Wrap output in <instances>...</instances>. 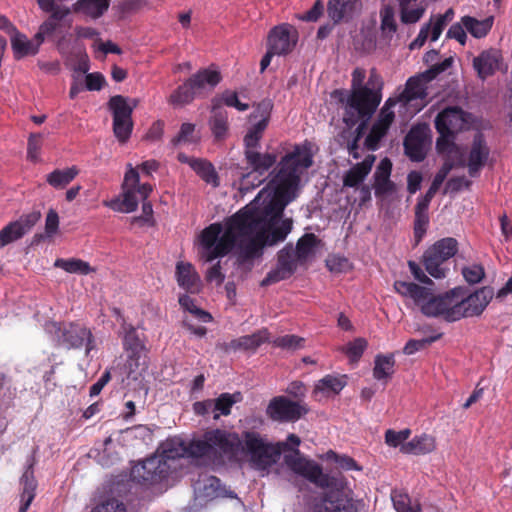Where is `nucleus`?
Instances as JSON below:
<instances>
[{"label":"nucleus","instance_id":"nucleus-46","mask_svg":"<svg viewBox=\"0 0 512 512\" xmlns=\"http://www.w3.org/2000/svg\"><path fill=\"white\" fill-rule=\"evenodd\" d=\"M319 243V239L313 233H306L297 241L294 254L298 261L302 262L314 252V249Z\"/></svg>","mask_w":512,"mask_h":512},{"label":"nucleus","instance_id":"nucleus-61","mask_svg":"<svg viewBox=\"0 0 512 512\" xmlns=\"http://www.w3.org/2000/svg\"><path fill=\"white\" fill-rule=\"evenodd\" d=\"M303 343L304 338L298 337L296 335H284L274 340V345L277 347L292 350L303 347Z\"/></svg>","mask_w":512,"mask_h":512},{"label":"nucleus","instance_id":"nucleus-36","mask_svg":"<svg viewBox=\"0 0 512 512\" xmlns=\"http://www.w3.org/2000/svg\"><path fill=\"white\" fill-rule=\"evenodd\" d=\"M281 455L279 446L267 444L264 448L251 457V462L256 469L265 470L275 464Z\"/></svg>","mask_w":512,"mask_h":512},{"label":"nucleus","instance_id":"nucleus-41","mask_svg":"<svg viewBox=\"0 0 512 512\" xmlns=\"http://www.w3.org/2000/svg\"><path fill=\"white\" fill-rule=\"evenodd\" d=\"M429 81L423 77V73L418 76L410 77L407 82L405 89L402 93V97L407 101L416 99H424L427 96L426 84Z\"/></svg>","mask_w":512,"mask_h":512},{"label":"nucleus","instance_id":"nucleus-55","mask_svg":"<svg viewBox=\"0 0 512 512\" xmlns=\"http://www.w3.org/2000/svg\"><path fill=\"white\" fill-rule=\"evenodd\" d=\"M387 132V129L374 123L365 139V147L370 151H376L379 148L381 139L387 134Z\"/></svg>","mask_w":512,"mask_h":512},{"label":"nucleus","instance_id":"nucleus-52","mask_svg":"<svg viewBox=\"0 0 512 512\" xmlns=\"http://www.w3.org/2000/svg\"><path fill=\"white\" fill-rule=\"evenodd\" d=\"M239 398L240 393H222L213 402L214 410L219 411L221 415L227 416L231 413L232 406L239 400Z\"/></svg>","mask_w":512,"mask_h":512},{"label":"nucleus","instance_id":"nucleus-5","mask_svg":"<svg viewBox=\"0 0 512 512\" xmlns=\"http://www.w3.org/2000/svg\"><path fill=\"white\" fill-rule=\"evenodd\" d=\"M221 73L216 69L203 68L192 74L169 96L168 103L173 107H184L196 98L205 97L221 82Z\"/></svg>","mask_w":512,"mask_h":512},{"label":"nucleus","instance_id":"nucleus-34","mask_svg":"<svg viewBox=\"0 0 512 512\" xmlns=\"http://www.w3.org/2000/svg\"><path fill=\"white\" fill-rule=\"evenodd\" d=\"M111 0H78L73 5L76 13H82L92 19L100 18L109 8Z\"/></svg>","mask_w":512,"mask_h":512},{"label":"nucleus","instance_id":"nucleus-17","mask_svg":"<svg viewBox=\"0 0 512 512\" xmlns=\"http://www.w3.org/2000/svg\"><path fill=\"white\" fill-rule=\"evenodd\" d=\"M503 57L499 49L489 48L483 50L478 56L473 59V68L477 76L485 80L486 78L494 75L502 64Z\"/></svg>","mask_w":512,"mask_h":512},{"label":"nucleus","instance_id":"nucleus-15","mask_svg":"<svg viewBox=\"0 0 512 512\" xmlns=\"http://www.w3.org/2000/svg\"><path fill=\"white\" fill-rule=\"evenodd\" d=\"M297 41V30L292 25L284 23L271 29L267 45L274 53L281 56L292 52Z\"/></svg>","mask_w":512,"mask_h":512},{"label":"nucleus","instance_id":"nucleus-16","mask_svg":"<svg viewBox=\"0 0 512 512\" xmlns=\"http://www.w3.org/2000/svg\"><path fill=\"white\" fill-rule=\"evenodd\" d=\"M40 217V212L33 211L28 214H23L18 220L10 222L3 227L0 230V249L21 239L36 225Z\"/></svg>","mask_w":512,"mask_h":512},{"label":"nucleus","instance_id":"nucleus-28","mask_svg":"<svg viewBox=\"0 0 512 512\" xmlns=\"http://www.w3.org/2000/svg\"><path fill=\"white\" fill-rule=\"evenodd\" d=\"M41 44L42 43L38 42L35 37L33 39H29L26 35L20 32H16L11 38V46L16 59L36 55Z\"/></svg>","mask_w":512,"mask_h":512},{"label":"nucleus","instance_id":"nucleus-62","mask_svg":"<svg viewBox=\"0 0 512 512\" xmlns=\"http://www.w3.org/2000/svg\"><path fill=\"white\" fill-rule=\"evenodd\" d=\"M462 274L468 283L476 284L483 279L485 272L481 265L474 264L468 267H464Z\"/></svg>","mask_w":512,"mask_h":512},{"label":"nucleus","instance_id":"nucleus-59","mask_svg":"<svg viewBox=\"0 0 512 512\" xmlns=\"http://www.w3.org/2000/svg\"><path fill=\"white\" fill-rule=\"evenodd\" d=\"M410 434H411L410 429H404L401 431H395L392 429H388L385 432V442L387 445L394 447V448H396L398 446L401 447L403 444H405L404 442L409 438Z\"/></svg>","mask_w":512,"mask_h":512},{"label":"nucleus","instance_id":"nucleus-47","mask_svg":"<svg viewBox=\"0 0 512 512\" xmlns=\"http://www.w3.org/2000/svg\"><path fill=\"white\" fill-rule=\"evenodd\" d=\"M391 499L397 512H423L420 502L407 493L392 492Z\"/></svg>","mask_w":512,"mask_h":512},{"label":"nucleus","instance_id":"nucleus-29","mask_svg":"<svg viewBox=\"0 0 512 512\" xmlns=\"http://www.w3.org/2000/svg\"><path fill=\"white\" fill-rule=\"evenodd\" d=\"M319 512H358L351 498L342 493H330L324 498V503Z\"/></svg>","mask_w":512,"mask_h":512},{"label":"nucleus","instance_id":"nucleus-11","mask_svg":"<svg viewBox=\"0 0 512 512\" xmlns=\"http://www.w3.org/2000/svg\"><path fill=\"white\" fill-rule=\"evenodd\" d=\"M284 462L293 472L305 477L318 487L329 488L335 484V479L323 473L319 464L302 457L298 448H293L292 453L285 454Z\"/></svg>","mask_w":512,"mask_h":512},{"label":"nucleus","instance_id":"nucleus-63","mask_svg":"<svg viewBox=\"0 0 512 512\" xmlns=\"http://www.w3.org/2000/svg\"><path fill=\"white\" fill-rule=\"evenodd\" d=\"M453 63L452 57L444 59L440 63H436L431 65V67L423 72V77L426 81H432L435 79L440 73L446 71Z\"/></svg>","mask_w":512,"mask_h":512},{"label":"nucleus","instance_id":"nucleus-35","mask_svg":"<svg viewBox=\"0 0 512 512\" xmlns=\"http://www.w3.org/2000/svg\"><path fill=\"white\" fill-rule=\"evenodd\" d=\"M346 378V375L334 376L328 374L316 383L313 393L315 395L322 394L324 396L339 394L347 384Z\"/></svg>","mask_w":512,"mask_h":512},{"label":"nucleus","instance_id":"nucleus-33","mask_svg":"<svg viewBox=\"0 0 512 512\" xmlns=\"http://www.w3.org/2000/svg\"><path fill=\"white\" fill-rule=\"evenodd\" d=\"M269 340L267 329H261L251 335L241 336L229 343V348L233 350H256L260 345Z\"/></svg>","mask_w":512,"mask_h":512},{"label":"nucleus","instance_id":"nucleus-8","mask_svg":"<svg viewBox=\"0 0 512 512\" xmlns=\"http://www.w3.org/2000/svg\"><path fill=\"white\" fill-rule=\"evenodd\" d=\"M247 219L254 222L246 229L247 233H241L235 230L236 244L238 246L237 262L243 265L262 255V249L267 244L265 230H263V221L258 216L251 213H242Z\"/></svg>","mask_w":512,"mask_h":512},{"label":"nucleus","instance_id":"nucleus-54","mask_svg":"<svg viewBox=\"0 0 512 512\" xmlns=\"http://www.w3.org/2000/svg\"><path fill=\"white\" fill-rule=\"evenodd\" d=\"M120 433L129 439H139L145 444H148L153 439V432L146 425H136L125 430H121Z\"/></svg>","mask_w":512,"mask_h":512},{"label":"nucleus","instance_id":"nucleus-51","mask_svg":"<svg viewBox=\"0 0 512 512\" xmlns=\"http://www.w3.org/2000/svg\"><path fill=\"white\" fill-rule=\"evenodd\" d=\"M397 1L399 3L400 19H401L402 23L413 24V23L418 22L422 18L423 14L425 12L424 7H416L413 9H409V7H408L410 3L416 2L417 0H397Z\"/></svg>","mask_w":512,"mask_h":512},{"label":"nucleus","instance_id":"nucleus-21","mask_svg":"<svg viewBox=\"0 0 512 512\" xmlns=\"http://www.w3.org/2000/svg\"><path fill=\"white\" fill-rule=\"evenodd\" d=\"M261 111V119L252 125L243 138V145L247 148H260V141L263 133L268 127L270 120L271 105L269 102H262L258 105Z\"/></svg>","mask_w":512,"mask_h":512},{"label":"nucleus","instance_id":"nucleus-3","mask_svg":"<svg viewBox=\"0 0 512 512\" xmlns=\"http://www.w3.org/2000/svg\"><path fill=\"white\" fill-rule=\"evenodd\" d=\"M394 289L400 295L413 299L427 317H443L447 322L463 318L457 297L460 296L461 287H455L437 296H433L429 288L407 281H395Z\"/></svg>","mask_w":512,"mask_h":512},{"label":"nucleus","instance_id":"nucleus-25","mask_svg":"<svg viewBox=\"0 0 512 512\" xmlns=\"http://www.w3.org/2000/svg\"><path fill=\"white\" fill-rule=\"evenodd\" d=\"M391 171V160L389 158L382 159L374 173V189L377 197L394 192L395 184L390 180Z\"/></svg>","mask_w":512,"mask_h":512},{"label":"nucleus","instance_id":"nucleus-64","mask_svg":"<svg viewBox=\"0 0 512 512\" xmlns=\"http://www.w3.org/2000/svg\"><path fill=\"white\" fill-rule=\"evenodd\" d=\"M93 512H126V507L116 499H109L97 506Z\"/></svg>","mask_w":512,"mask_h":512},{"label":"nucleus","instance_id":"nucleus-43","mask_svg":"<svg viewBox=\"0 0 512 512\" xmlns=\"http://www.w3.org/2000/svg\"><path fill=\"white\" fill-rule=\"evenodd\" d=\"M380 29L385 38L391 39L397 32V22L395 18V9L391 5H383L379 12Z\"/></svg>","mask_w":512,"mask_h":512},{"label":"nucleus","instance_id":"nucleus-23","mask_svg":"<svg viewBox=\"0 0 512 512\" xmlns=\"http://www.w3.org/2000/svg\"><path fill=\"white\" fill-rule=\"evenodd\" d=\"M405 154L415 162L423 161L425 152V132L420 127H412L403 142Z\"/></svg>","mask_w":512,"mask_h":512},{"label":"nucleus","instance_id":"nucleus-42","mask_svg":"<svg viewBox=\"0 0 512 512\" xmlns=\"http://www.w3.org/2000/svg\"><path fill=\"white\" fill-rule=\"evenodd\" d=\"M373 376L376 380L387 381L394 373L395 359L393 354L377 355L375 357Z\"/></svg>","mask_w":512,"mask_h":512},{"label":"nucleus","instance_id":"nucleus-60","mask_svg":"<svg viewBox=\"0 0 512 512\" xmlns=\"http://www.w3.org/2000/svg\"><path fill=\"white\" fill-rule=\"evenodd\" d=\"M214 99H217V97H215ZM218 100L220 101L221 106L224 104L228 107H234L238 111H246L249 109V105L246 103L240 102L238 99L237 93L233 92V91H229V90L224 91L221 94L220 98H218Z\"/></svg>","mask_w":512,"mask_h":512},{"label":"nucleus","instance_id":"nucleus-24","mask_svg":"<svg viewBox=\"0 0 512 512\" xmlns=\"http://www.w3.org/2000/svg\"><path fill=\"white\" fill-rule=\"evenodd\" d=\"M360 6L359 0H329L327 14L334 24L347 22L353 18Z\"/></svg>","mask_w":512,"mask_h":512},{"label":"nucleus","instance_id":"nucleus-22","mask_svg":"<svg viewBox=\"0 0 512 512\" xmlns=\"http://www.w3.org/2000/svg\"><path fill=\"white\" fill-rule=\"evenodd\" d=\"M122 330L123 348L128 353L127 363L129 365L130 372H132V362L134 361L137 366V361L140 354L145 349V345L140 339L136 328L132 324H127L124 319L122 323Z\"/></svg>","mask_w":512,"mask_h":512},{"label":"nucleus","instance_id":"nucleus-38","mask_svg":"<svg viewBox=\"0 0 512 512\" xmlns=\"http://www.w3.org/2000/svg\"><path fill=\"white\" fill-rule=\"evenodd\" d=\"M138 192L136 189H123V199H113L108 202H104V205L111 208L116 212L131 213L138 207L139 199L137 197Z\"/></svg>","mask_w":512,"mask_h":512},{"label":"nucleus","instance_id":"nucleus-7","mask_svg":"<svg viewBox=\"0 0 512 512\" xmlns=\"http://www.w3.org/2000/svg\"><path fill=\"white\" fill-rule=\"evenodd\" d=\"M382 99L381 91L372 88L351 90L346 99L344 123L352 128L361 118L370 121Z\"/></svg>","mask_w":512,"mask_h":512},{"label":"nucleus","instance_id":"nucleus-53","mask_svg":"<svg viewBox=\"0 0 512 512\" xmlns=\"http://www.w3.org/2000/svg\"><path fill=\"white\" fill-rule=\"evenodd\" d=\"M133 130V120L129 119H114L113 132L119 142L125 143L130 138Z\"/></svg>","mask_w":512,"mask_h":512},{"label":"nucleus","instance_id":"nucleus-26","mask_svg":"<svg viewBox=\"0 0 512 512\" xmlns=\"http://www.w3.org/2000/svg\"><path fill=\"white\" fill-rule=\"evenodd\" d=\"M375 161L374 155H368L365 159L355 164L350 168L343 177V184L346 187H357L366 176L370 173L373 163Z\"/></svg>","mask_w":512,"mask_h":512},{"label":"nucleus","instance_id":"nucleus-18","mask_svg":"<svg viewBox=\"0 0 512 512\" xmlns=\"http://www.w3.org/2000/svg\"><path fill=\"white\" fill-rule=\"evenodd\" d=\"M175 277L179 287L184 289L186 293L198 294L202 290L200 275L190 262H177Z\"/></svg>","mask_w":512,"mask_h":512},{"label":"nucleus","instance_id":"nucleus-37","mask_svg":"<svg viewBox=\"0 0 512 512\" xmlns=\"http://www.w3.org/2000/svg\"><path fill=\"white\" fill-rule=\"evenodd\" d=\"M281 455L279 446L267 444L264 448L251 457V462L256 469L265 470L275 464Z\"/></svg>","mask_w":512,"mask_h":512},{"label":"nucleus","instance_id":"nucleus-58","mask_svg":"<svg viewBox=\"0 0 512 512\" xmlns=\"http://www.w3.org/2000/svg\"><path fill=\"white\" fill-rule=\"evenodd\" d=\"M366 347L367 341L363 338H357L346 345L344 352L351 361L356 362L361 358Z\"/></svg>","mask_w":512,"mask_h":512},{"label":"nucleus","instance_id":"nucleus-39","mask_svg":"<svg viewBox=\"0 0 512 512\" xmlns=\"http://www.w3.org/2000/svg\"><path fill=\"white\" fill-rule=\"evenodd\" d=\"M461 22L467 32L475 38H484L490 32L493 26L494 19L492 16L483 20H478L472 16H463Z\"/></svg>","mask_w":512,"mask_h":512},{"label":"nucleus","instance_id":"nucleus-13","mask_svg":"<svg viewBox=\"0 0 512 512\" xmlns=\"http://www.w3.org/2000/svg\"><path fill=\"white\" fill-rule=\"evenodd\" d=\"M467 289L461 287L458 303L463 318L479 316L493 297V290L490 287H482L474 293L467 294Z\"/></svg>","mask_w":512,"mask_h":512},{"label":"nucleus","instance_id":"nucleus-48","mask_svg":"<svg viewBox=\"0 0 512 512\" xmlns=\"http://www.w3.org/2000/svg\"><path fill=\"white\" fill-rule=\"evenodd\" d=\"M108 108L112 112L113 120L132 118L133 108L122 95L112 96L108 101Z\"/></svg>","mask_w":512,"mask_h":512},{"label":"nucleus","instance_id":"nucleus-4","mask_svg":"<svg viewBox=\"0 0 512 512\" xmlns=\"http://www.w3.org/2000/svg\"><path fill=\"white\" fill-rule=\"evenodd\" d=\"M253 222V220L247 219L243 214L235 213L227 221L226 229L223 233L220 223H213L206 227L200 235L201 245L207 251L206 260L212 261L231 252L236 245L235 230L247 233L246 229Z\"/></svg>","mask_w":512,"mask_h":512},{"label":"nucleus","instance_id":"nucleus-31","mask_svg":"<svg viewBox=\"0 0 512 512\" xmlns=\"http://www.w3.org/2000/svg\"><path fill=\"white\" fill-rule=\"evenodd\" d=\"M70 14V10H58L51 14L39 27L35 38L43 43L45 38H52L61 27V20Z\"/></svg>","mask_w":512,"mask_h":512},{"label":"nucleus","instance_id":"nucleus-49","mask_svg":"<svg viewBox=\"0 0 512 512\" xmlns=\"http://www.w3.org/2000/svg\"><path fill=\"white\" fill-rule=\"evenodd\" d=\"M54 266L72 274L87 275L92 272L89 263L78 258H59L55 261Z\"/></svg>","mask_w":512,"mask_h":512},{"label":"nucleus","instance_id":"nucleus-44","mask_svg":"<svg viewBox=\"0 0 512 512\" xmlns=\"http://www.w3.org/2000/svg\"><path fill=\"white\" fill-rule=\"evenodd\" d=\"M191 168L207 184H212L214 187L219 185L218 174L211 162L204 159L193 160Z\"/></svg>","mask_w":512,"mask_h":512},{"label":"nucleus","instance_id":"nucleus-56","mask_svg":"<svg viewBox=\"0 0 512 512\" xmlns=\"http://www.w3.org/2000/svg\"><path fill=\"white\" fill-rule=\"evenodd\" d=\"M243 436L245 447L247 452L250 454V457L255 455L257 452H260V450L268 444L265 443L260 435L256 432L247 431L244 432Z\"/></svg>","mask_w":512,"mask_h":512},{"label":"nucleus","instance_id":"nucleus-1","mask_svg":"<svg viewBox=\"0 0 512 512\" xmlns=\"http://www.w3.org/2000/svg\"><path fill=\"white\" fill-rule=\"evenodd\" d=\"M242 442L237 433L224 429H209L200 438L185 440L168 438L161 445V453L136 464L131 469L133 481L151 486L167 479L173 463L181 458L189 459L197 466L221 467L237 458Z\"/></svg>","mask_w":512,"mask_h":512},{"label":"nucleus","instance_id":"nucleus-10","mask_svg":"<svg viewBox=\"0 0 512 512\" xmlns=\"http://www.w3.org/2000/svg\"><path fill=\"white\" fill-rule=\"evenodd\" d=\"M260 148L244 147V159L248 169L251 172L243 175L241 186L245 190L259 186L263 181L262 178L277 162L275 153L259 151Z\"/></svg>","mask_w":512,"mask_h":512},{"label":"nucleus","instance_id":"nucleus-32","mask_svg":"<svg viewBox=\"0 0 512 512\" xmlns=\"http://www.w3.org/2000/svg\"><path fill=\"white\" fill-rule=\"evenodd\" d=\"M80 170L73 165L65 169H55L46 175V182L56 190L66 188L78 175Z\"/></svg>","mask_w":512,"mask_h":512},{"label":"nucleus","instance_id":"nucleus-20","mask_svg":"<svg viewBox=\"0 0 512 512\" xmlns=\"http://www.w3.org/2000/svg\"><path fill=\"white\" fill-rule=\"evenodd\" d=\"M489 153L490 150L483 134L477 133L473 138L467 162L468 172L471 177H475L485 165Z\"/></svg>","mask_w":512,"mask_h":512},{"label":"nucleus","instance_id":"nucleus-57","mask_svg":"<svg viewBox=\"0 0 512 512\" xmlns=\"http://www.w3.org/2000/svg\"><path fill=\"white\" fill-rule=\"evenodd\" d=\"M441 337H442V334L439 333L437 335L430 336V337L423 338V339H419V340H417V339H410L405 344V346L403 348V352L406 355H412L415 352H417L419 350H422V349L426 348L428 345L432 344L433 342L439 340Z\"/></svg>","mask_w":512,"mask_h":512},{"label":"nucleus","instance_id":"nucleus-27","mask_svg":"<svg viewBox=\"0 0 512 512\" xmlns=\"http://www.w3.org/2000/svg\"><path fill=\"white\" fill-rule=\"evenodd\" d=\"M446 156L445 162L436 173L431 186L427 190V193L435 196L440 186L446 179L449 172L456 166L464 167L466 165L463 155H455V154H444Z\"/></svg>","mask_w":512,"mask_h":512},{"label":"nucleus","instance_id":"nucleus-2","mask_svg":"<svg viewBox=\"0 0 512 512\" xmlns=\"http://www.w3.org/2000/svg\"><path fill=\"white\" fill-rule=\"evenodd\" d=\"M313 164V156L306 147L296 145L290 153L286 154L278 164V170L268 183L274 190L273 196L262 208L253 206V203L239 210L237 213H251L263 221V230L269 222L278 219L285 206L294 198L301 177Z\"/></svg>","mask_w":512,"mask_h":512},{"label":"nucleus","instance_id":"nucleus-40","mask_svg":"<svg viewBox=\"0 0 512 512\" xmlns=\"http://www.w3.org/2000/svg\"><path fill=\"white\" fill-rule=\"evenodd\" d=\"M292 229V221L290 219L281 220L279 223L269 222V226L265 227L266 245H275L286 239Z\"/></svg>","mask_w":512,"mask_h":512},{"label":"nucleus","instance_id":"nucleus-19","mask_svg":"<svg viewBox=\"0 0 512 512\" xmlns=\"http://www.w3.org/2000/svg\"><path fill=\"white\" fill-rule=\"evenodd\" d=\"M209 128L216 141H224L229 134L228 112L221 106L218 99H212Z\"/></svg>","mask_w":512,"mask_h":512},{"label":"nucleus","instance_id":"nucleus-12","mask_svg":"<svg viewBox=\"0 0 512 512\" xmlns=\"http://www.w3.org/2000/svg\"><path fill=\"white\" fill-rule=\"evenodd\" d=\"M306 404L292 401L286 396L273 397L267 408L266 415L269 419L279 423H293L308 413Z\"/></svg>","mask_w":512,"mask_h":512},{"label":"nucleus","instance_id":"nucleus-50","mask_svg":"<svg viewBox=\"0 0 512 512\" xmlns=\"http://www.w3.org/2000/svg\"><path fill=\"white\" fill-rule=\"evenodd\" d=\"M295 257L296 255L294 254L292 245H286L278 252L277 266L292 276L297 269L296 261L298 260L297 258L295 259Z\"/></svg>","mask_w":512,"mask_h":512},{"label":"nucleus","instance_id":"nucleus-9","mask_svg":"<svg viewBox=\"0 0 512 512\" xmlns=\"http://www.w3.org/2000/svg\"><path fill=\"white\" fill-rule=\"evenodd\" d=\"M458 252V241L452 237L436 241L424 252L422 262L427 273L436 278L446 277L449 268L446 262Z\"/></svg>","mask_w":512,"mask_h":512},{"label":"nucleus","instance_id":"nucleus-14","mask_svg":"<svg viewBox=\"0 0 512 512\" xmlns=\"http://www.w3.org/2000/svg\"><path fill=\"white\" fill-rule=\"evenodd\" d=\"M61 333L59 338L67 348L80 349L85 346L86 355L95 348V340L92 332L85 326L69 323L58 329Z\"/></svg>","mask_w":512,"mask_h":512},{"label":"nucleus","instance_id":"nucleus-30","mask_svg":"<svg viewBox=\"0 0 512 512\" xmlns=\"http://www.w3.org/2000/svg\"><path fill=\"white\" fill-rule=\"evenodd\" d=\"M435 448V438L431 435L422 434L403 444L400 451L404 454L424 455L434 451Z\"/></svg>","mask_w":512,"mask_h":512},{"label":"nucleus","instance_id":"nucleus-6","mask_svg":"<svg viewBox=\"0 0 512 512\" xmlns=\"http://www.w3.org/2000/svg\"><path fill=\"white\" fill-rule=\"evenodd\" d=\"M466 113L460 107H447L435 118V129L439 133L436 150L440 154L462 155L455 144V136L467 126Z\"/></svg>","mask_w":512,"mask_h":512},{"label":"nucleus","instance_id":"nucleus-45","mask_svg":"<svg viewBox=\"0 0 512 512\" xmlns=\"http://www.w3.org/2000/svg\"><path fill=\"white\" fill-rule=\"evenodd\" d=\"M139 173L136 169L130 167L125 173L122 189H136L140 199L145 200L149 197L152 192V186L148 183L139 184Z\"/></svg>","mask_w":512,"mask_h":512}]
</instances>
